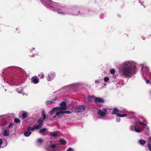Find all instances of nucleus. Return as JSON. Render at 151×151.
<instances>
[{"label":"nucleus","instance_id":"nucleus-1","mask_svg":"<svg viewBox=\"0 0 151 151\" xmlns=\"http://www.w3.org/2000/svg\"><path fill=\"white\" fill-rule=\"evenodd\" d=\"M136 69V66H133L130 62H125L123 64L121 69L122 75L125 78L130 77L134 73Z\"/></svg>","mask_w":151,"mask_h":151},{"label":"nucleus","instance_id":"nucleus-2","mask_svg":"<svg viewBox=\"0 0 151 151\" xmlns=\"http://www.w3.org/2000/svg\"><path fill=\"white\" fill-rule=\"evenodd\" d=\"M85 109V107L83 105H79L77 106L75 109V110L77 112H81L83 111Z\"/></svg>","mask_w":151,"mask_h":151},{"label":"nucleus","instance_id":"nucleus-3","mask_svg":"<svg viewBox=\"0 0 151 151\" xmlns=\"http://www.w3.org/2000/svg\"><path fill=\"white\" fill-rule=\"evenodd\" d=\"M107 113V111L106 109H104V111L100 109L97 111L98 114L101 117L104 116Z\"/></svg>","mask_w":151,"mask_h":151},{"label":"nucleus","instance_id":"nucleus-4","mask_svg":"<svg viewBox=\"0 0 151 151\" xmlns=\"http://www.w3.org/2000/svg\"><path fill=\"white\" fill-rule=\"evenodd\" d=\"M44 121L41 118H40L37 121V123L39 124V125H35V127L36 128L38 129L40 128H41L42 126V124L43 122Z\"/></svg>","mask_w":151,"mask_h":151},{"label":"nucleus","instance_id":"nucleus-5","mask_svg":"<svg viewBox=\"0 0 151 151\" xmlns=\"http://www.w3.org/2000/svg\"><path fill=\"white\" fill-rule=\"evenodd\" d=\"M61 107V110H63L67 109V106L66 103L65 101L61 102L60 104Z\"/></svg>","mask_w":151,"mask_h":151},{"label":"nucleus","instance_id":"nucleus-6","mask_svg":"<svg viewBox=\"0 0 151 151\" xmlns=\"http://www.w3.org/2000/svg\"><path fill=\"white\" fill-rule=\"evenodd\" d=\"M55 74L53 73H52L51 74H50V75H48L47 79L48 81H51V80H52L53 79H54V78L55 77Z\"/></svg>","mask_w":151,"mask_h":151},{"label":"nucleus","instance_id":"nucleus-7","mask_svg":"<svg viewBox=\"0 0 151 151\" xmlns=\"http://www.w3.org/2000/svg\"><path fill=\"white\" fill-rule=\"evenodd\" d=\"M31 80L35 84H37L39 82V79L36 76L32 77Z\"/></svg>","mask_w":151,"mask_h":151},{"label":"nucleus","instance_id":"nucleus-8","mask_svg":"<svg viewBox=\"0 0 151 151\" xmlns=\"http://www.w3.org/2000/svg\"><path fill=\"white\" fill-rule=\"evenodd\" d=\"M94 101L96 103H97L98 102L103 103L104 101V100L102 98L99 97L95 98Z\"/></svg>","mask_w":151,"mask_h":151},{"label":"nucleus","instance_id":"nucleus-9","mask_svg":"<svg viewBox=\"0 0 151 151\" xmlns=\"http://www.w3.org/2000/svg\"><path fill=\"white\" fill-rule=\"evenodd\" d=\"M63 110H60L59 111L57 112L56 114L54 116V117H55V116H57L58 117L60 118L63 116Z\"/></svg>","mask_w":151,"mask_h":151},{"label":"nucleus","instance_id":"nucleus-10","mask_svg":"<svg viewBox=\"0 0 151 151\" xmlns=\"http://www.w3.org/2000/svg\"><path fill=\"white\" fill-rule=\"evenodd\" d=\"M60 144L62 145H65L66 143V142L64 139H62L59 140Z\"/></svg>","mask_w":151,"mask_h":151},{"label":"nucleus","instance_id":"nucleus-11","mask_svg":"<svg viewBox=\"0 0 151 151\" xmlns=\"http://www.w3.org/2000/svg\"><path fill=\"white\" fill-rule=\"evenodd\" d=\"M9 135V130L6 129L4 130L3 132V135L4 136H8Z\"/></svg>","mask_w":151,"mask_h":151},{"label":"nucleus","instance_id":"nucleus-12","mask_svg":"<svg viewBox=\"0 0 151 151\" xmlns=\"http://www.w3.org/2000/svg\"><path fill=\"white\" fill-rule=\"evenodd\" d=\"M119 112L118 110L116 108H114L113 109L112 111L111 112V114L112 115L115 114H117V113Z\"/></svg>","mask_w":151,"mask_h":151},{"label":"nucleus","instance_id":"nucleus-13","mask_svg":"<svg viewBox=\"0 0 151 151\" xmlns=\"http://www.w3.org/2000/svg\"><path fill=\"white\" fill-rule=\"evenodd\" d=\"M50 136L52 137H56L58 136V134L57 132H53L50 133Z\"/></svg>","mask_w":151,"mask_h":151},{"label":"nucleus","instance_id":"nucleus-14","mask_svg":"<svg viewBox=\"0 0 151 151\" xmlns=\"http://www.w3.org/2000/svg\"><path fill=\"white\" fill-rule=\"evenodd\" d=\"M35 125L33 126V127H28L27 128V130L28 131H32L33 130L35 129H37V128H36L35 127Z\"/></svg>","mask_w":151,"mask_h":151},{"label":"nucleus","instance_id":"nucleus-15","mask_svg":"<svg viewBox=\"0 0 151 151\" xmlns=\"http://www.w3.org/2000/svg\"><path fill=\"white\" fill-rule=\"evenodd\" d=\"M27 112L25 111H23L22 114V116L23 118V119H25L27 116Z\"/></svg>","mask_w":151,"mask_h":151},{"label":"nucleus","instance_id":"nucleus-16","mask_svg":"<svg viewBox=\"0 0 151 151\" xmlns=\"http://www.w3.org/2000/svg\"><path fill=\"white\" fill-rule=\"evenodd\" d=\"M32 133V132L29 131H26L24 133V135L26 137L29 136Z\"/></svg>","mask_w":151,"mask_h":151},{"label":"nucleus","instance_id":"nucleus-17","mask_svg":"<svg viewBox=\"0 0 151 151\" xmlns=\"http://www.w3.org/2000/svg\"><path fill=\"white\" fill-rule=\"evenodd\" d=\"M42 116L43 117L42 120H44L46 118V115L45 113L44 110H42Z\"/></svg>","mask_w":151,"mask_h":151},{"label":"nucleus","instance_id":"nucleus-18","mask_svg":"<svg viewBox=\"0 0 151 151\" xmlns=\"http://www.w3.org/2000/svg\"><path fill=\"white\" fill-rule=\"evenodd\" d=\"M127 115V114H121L119 113H117L116 114V116L118 117H123L125 116H126Z\"/></svg>","mask_w":151,"mask_h":151},{"label":"nucleus","instance_id":"nucleus-19","mask_svg":"<svg viewBox=\"0 0 151 151\" xmlns=\"http://www.w3.org/2000/svg\"><path fill=\"white\" fill-rule=\"evenodd\" d=\"M47 129L45 128H43L42 129H40L39 130V132L40 133H42L43 134H44V133L45 132L46 130Z\"/></svg>","mask_w":151,"mask_h":151},{"label":"nucleus","instance_id":"nucleus-20","mask_svg":"<svg viewBox=\"0 0 151 151\" xmlns=\"http://www.w3.org/2000/svg\"><path fill=\"white\" fill-rule=\"evenodd\" d=\"M139 143L142 145H143L145 144L146 142L145 140H143L142 139H141L139 140Z\"/></svg>","mask_w":151,"mask_h":151},{"label":"nucleus","instance_id":"nucleus-21","mask_svg":"<svg viewBox=\"0 0 151 151\" xmlns=\"http://www.w3.org/2000/svg\"><path fill=\"white\" fill-rule=\"evenodd\" d=\"M57 98L58 97H56L54 99H52L50 101V102H51L50 103H51L52 104L54 103L55 102L56 100H57Z\"/></svg>","mask_w":151,"mask_h":151},{"label":"nucleus","instance_id":"nucleus-22","mask_svg":"<svg viewBox=\"0 0 151 151\" xmlns=\"http://www.w3.org/2000/svg\"><path fill=\"white\" fill-rule=\"evenodd\" d=\"M14 122L16 123H20V120L17 118H15L14 119Z\"/></svg>","mask_w":151,"mask_h":151},{"label":"nucleus","instance_id":"nucleus-23","mask_svg":"<svg viewBox=\"0 0 151 151\" xmlns=\"http://www.w3.org/2000/svg\"><path fill=\"white\" fill-rule=\"evenodd\" d=\"M92 98V96H89L88 98V101L90 103H91L92 102V100L91 98Z\"/></svg>","mask_w":151,"mask_h":151},{"label":"nucleus","instance_id":"nucleus-24","mask_svg":"<svg viewBox=\"0 0 151 151\" xmlns=\"http://www.w3.org/2000/svg\"><path fill=\"white\" fill-rule=\"evenodd\" d=\"M43 142V140L41 138H39L37 140V143H39L40 144L42 143Z\"/></svg>","mask_w":151,"mask_h":151},{"label":"nucleus","instance_id":"nucleus-25","mask_svg":"<svg viewBox=\"0 0 151 151\" xmlns=\"http://www.w3.org/2000/svg\"><path fill=\"white\" fill-rule=\"evenodd\" d=\"M134 130L136 132L138 133L141 132L142 130L141 129H137L136 128H134Z\"/></svg>","mask_w":151,"mask_h":151},{"label":"nucleus","instance_id":"nucleus-26","mask_svg":"<svg viewBox=\"0 0 151 151\" xmlns=\"http://www.w3.org/2000/svg\"><path fill=\"white\" fill-rule=\"evenodd\" d=\"M63 113H65L68 114H70L71 113V112L69 111H63Z\"/></svg>","mask_w":151,"mask_h":151},{"label":"nucleus","instance_id":"nucleus-27","mask_svg":"<svg viewBox=\"0 0 151 151\" xmlns=\"http://www.w3.org/2000/svg\"><path fill=\"white\" fill-rule=\"evenodd\" d=\"M109 78L108 77H105L104 78V81L105 82H107L109 81Z\"/></svg>","mask_w":151,"mask_h":151},{"label":"nucleus","instance_id":"nucleus-28","mask_svg":"<svg viewBox=\"0 0 151 151\" xmlns=\"http://www.w3.org/2000/svg\"><path fill=\"white\" fill-rule=\"evenodd\" d=\"M110 73L111 74H114L115 73V70L113 69H111L110 71Z\"/></svg>","mask_w":151,"mask_h":151},{"label":"nucleus","instance_id":"nucleus-29","mask_svg":"<svg viewBox=\"0 0 151 151\" xmlns=\"http://www.w3.org/2000/svg\"><path fill=\"white\" fill-rule=\"evenodd\" d=\"M147 147L148 148L149 150L150 151H151V145L150 143H149L147 144Z\"/></svg>","mask_w":151,"mask_h":151},{"label":"nucleus","instance_id":"nucleus-30","mask_svg":"<svg viewBox=\"0 0 151 151\" xmlns=\"http://www.w3.org/2000/svg\"><path fill=\"white\" fill-rule=\"evenodd\" d=\"M55 111H57L58 110H59L60 109L61 110V107H54V108Z\"/></svg>","mask_w":151,"mask_h":151},{"label":"nucleus","instance_id":"nucleus-31","mask_svg":"<svg viewBox=\"0 0 151 151\" xmlns=\"http://www.w3.org/2000/svg\"><path fill=\"white\" fill-rule=\"evenodd\" d=\"M50 147L52 148L55 149L56 147V145L54 144L51 145Z\"/></svg>","mask_w":151,"mask_h":151},{"label":"nucleus","instance_id":"nucleus-32","mask_svg":"<svg viewBox=\"0 0 151 151\" xmlns=\"http://www.w3.org/2000/svg\"><path fill=\"white\" fill-rule=\"evenodd\" d=\"M55 111V110L53 108L51 110V111L50 112V113L51 114H52Z\"/></svg>","mask_w":151,"mask_h":151},{"label":"nucleus","instance_id":"nucleus-33","mask_svg":"<svg viewBox=\"0 0 151 151\" xmlns=\"http://www.w3.org/2000/svg\"><path fill=\"white\" fill-rule=\"evenodd\" d=\"M138 124H140L142 125V124H143V123L142 122L140 121H137V123Z\"/></svg>","mask_w":151,"mask_h":151},{"label":"nucleus","instance_id":"nucleus-34","mask_svg":"<svg viewBox=\"0 0 151 151\" xmlns=\"http://www.w3.org/2000/svg\"><path fill=\"white\" fill-rule=\"evenodd\" d=\"M73 149L71 147L69 148L68 149L66 150V151H73Z\"/></svg>","mask_w":151,"mask_h":151},{"label":"nucleus","instance_id":"nucleus-35","mask_svg":"<svg viewBox=\"0 0 151 151\" xmlns=\"http://www.w3.org/2000/svg\"><path fill=\"white\" fill-rule=\"evenodd\" d=\"M13 125V124L12 123H11L9 125L8 127L10 128L12 127Z\"/></svg>","mask_w":151,"mask_h":151},{"label":"nucleus","instance_id":"nucleus-36","mask_svg":"<svg viewBox=\"0 0 151 151\" xmlns=\"http://www.w3.org/2000/svg\"><path fill=\"white\" fill-rule=\"evenodd\" d=\"M3 141L2 139L0 138V148H1V145L2 144Z\"/></svg>","mask_w":151,"mask_h":151},{"label":"nucleus","instance_id":"nucleus-37","mask_svg":"<svg viewBox=\"0 0 151 151\" xmlns=\"http://www.w3.org/2000/svg\"><path fill=\"white\" fill-rule=\"evenodd\" d=\"M146 83L147 84H148L150 83V81L149 79H148L146 81Z\"/></svg>","mask_w":151,"mask_h":151},{"label":"nucleus","instance_id":"nucleus-38","mask_svg":"<svg viewBox=\"0 0 151 151\" xmlns=\"http://www.w3.org/2000/svg\"><path fill=\"white\" fill-rule=\"evenodd\" d=\"M50 3H53V4L55 5V4H56V3H55V2H53L52 1H50Z\"/></svg>","mask_w":151,"mask_h":151},{"label":"nucleus","instance_id":"nucleus-39","mask_svg":"<svg viewBox=\"0 0 151 151\" xmlns=\"http://www.w3.org/2000/svg\"><path fill=\"white\" fill-rule=\"evenodd\" d=\"M50 103L51 102H50V101H48L47 102V104H51L52 103Z\"/></svg>","mask_w":151,"mask_h":151},{"label":"nucleus","instance_id":"nucleus-40","mask_svg":"<svg viewBox=\"0 0 151 151\" xmlns=\"http://www.w3.org/2000/svg\"><path fill=\"white\" fill-rule=\"evenodd\" d=\"M35 56V54H34V53H33L32 54V55H31L30 54L29 55V56H31L32 57H34V56Z\"/></svg>","mask_w":151,"mask_h":151},{"label":"nucleus","instance_id":"nucleus-41","mask_svg":"<svg viewBox=\"0 0 151 151\" xmlns=\"http://www.w3.org/2000/svg\"><path fill=\"white\" fill-rule=\"evenodd\" d=\"M58 13L61 14H65V13H63V12H58Z\"/></svg>","mask_w":151,"mask_h":151},{"label":"nucleus","instance_id":"nucleus-42","mask_svg":"<svg viewBox=\"0 0 151 151\" xmlns=\"http://www.w3.org/2000/svg\"><path fill=\"white\" fill-rule=\"evenodd\" d=\"M44 76L43 75H42V76H41V78H44Z\"/></svg>","mask_w":151,"mask_h":151},{"label":"nucleus","instance_id":"nucleus-43","mask_svg":"<svg viewBox=\"0 0 151 151\" xmlns=\"http://www.w3.org/2000/svg\"><path fill=\"white\" fill-rule=\"evenodd\" d=\"M142 125H143L145 126H147V124H144L143 123V124H142Z\"/></svg>","mask_w":151,"mask_h":151},{"label":"nucleus","instance_id":"nucleus-44","mask_svg":"<svg viewBox=\"0 0 151 151\" xmlns=\"http://www.w3.org/2000/svg\"><path fill=\"white\" fill-rule=\"evenodd\" d=\"M149 140L150 141H151V137H150L149 139Z\"/></svg>","mask_w":151,"mask_h":151},{"label":"nucleus","instance_id":"nucleus-45","mask_svg":"<svg viewBox=\"0 0 151 151\" xmlns=\"http://www.w3.org/2000/svg\"><path fill=\"white\" fill-rule=\"evenodd\" d=\"M45 119H48V117H46V118Z\"/></svg>","mask_w":151,"mask_h":151},{"label":"nucleus","instance_id":"nucleus-46","mask_svg":"<svg viewBox=\"0 0 151 151\" xmlns=\"http://www.w3.org/2000/svg\"><path fill=\"white\" fill-rule=\"evenodd\" d=\"M54 151H55V149H54V150H53Z\"/></svg>","mask_w":151,"mask_h":151}]
</instances>
